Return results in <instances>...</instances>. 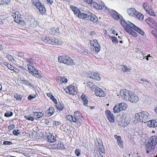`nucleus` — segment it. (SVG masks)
<instances>
[{
	"label": "nucleus",
	"instance_id": "f257e3e1",
	"mask_svg": "<svg viewBox=\"0 0 157 157\" xmlns=\"http://www.w3.org/2000/svg\"><path fill=\"white\" fill-rule=\"evenodd\" d=\"M121 23L127 32L133 36H137V33L135 31L142 35H144V34L142 30L129 21L123 20L121 21Z\"/></svg>",
	"mask_w": 157,
	"mask_h": 157
},
{
	"label": "nucleus",
	"instance_id": "f03ea898",
	"mask_svg": "<svg viewBox=\"0 0 157 157\" xmlns=\"http://www.w3.org/2000/svg\"><path fill=\"white\" fill-rule=\"evenodd\" d=\"M149 116V114L147 112L144 111L136 114L135 118L140 122H145V121L148 118Z\"/></svg>",
	"mask_w": 157,
	"mask_h": 157
},
{
	"label": "nucleus",
	"instance_id": "7ed1b4c3",
	"mask_svg": "<svg viewBox=\"0 0 157 157\" xmlns=\"http://www.w3.org/2000/svg\"><path fill=\"white\" fill-rule=\"evenodd\" d=\"M128 105L124 102L117 103L114 107L113 112L114 113H118L122 110H126Z\"/></svg>",
	"mask_w": 157,
	"mask_h": 157
},
{
	"label": "nucleus",
	"instance_id": "20e7f679",
	"mask_svg": "<svg viewBox=\"0 0 157 157\" xmlns=\"http://www.w3.org/2000/svg\"><path fill=\"white\" fill-rule=\"evenodd\" d=\"M59 61L60 63L70 65L74 64L73 60L68 56H62L58 57Z\"/></svg>",
	"mask_w": 157,
	"mask_h": 157
},
{
	"label": "nucleus",
	"instance_id": "39448f33",
	"mask_svg": "<svg viewBox=\"0 0 157 157\" xmlns=\"http://www.w3.org/2000/svg\"><path fill=\"white\" fill-rule=\"evenodd\" d=\"M131 92V91L125 89H121L120 91V94L123 100L128 101Z\"/></svg>",
	"mask_w": 157,
	"mask_h": 157
},
{
	"label": "nucleus",
	"instance_id": "423d86ee",
	"mask_svg": "<svg viewBox=\"0 0 157 157\" xmlns=\"http://www.w3.org/2000/svg\"><path fill=\"white\" fill-rule=\"evenodd\" d=\"M139 99V98L137 94L134 92L131 91L130 94H129V98L128 101L132 103H135L137 102Z\"/></svg>",
	"mask_w": 157,
	"mask_h": 157
},
{
	"label": "nucleus",
	"instance_id": "0eeeda50",
	"mask_svg": "<svg viewBox=\"0 0 157 157\" xmlns=\"http://www.w3.org/2000/svg\"><path fill=\"white\" fill-rule=\"evenodd\" d=\"M41 39L44 43L47 44H54V37L43 36Z\"/></svg>",
	"mask_w": 157,
	"mask_h": 157
},
{
	"label": "nucleus",
	"instance_id": "6e6552de",
	"mask_svg": "<svg viewBox=\"0 0 157 157\" xmlns=\"http://www.w3.org/2000/svg\"><path fill=\"white\" fill-rule=\"evenodd\" d=\"M103 8L105 9V10L107 11H108L110 13V14L113 17L115 20H117L118 19H121V18H122V17L120 15L118 14V13L115 11L113 10H109L106 7L103 6Z\"/></svg>",
	"mask_w": 157,
	"mask_h": 157
},
{
	"label": "nucleus",
	"instance_id": "1a4fd4ad",
	"mask_svg": "<svg viewBox=\"0 0 157 157\" xmlns=\"http://www.w3.org/2000/svg\"><path fill=\"white\" fill-rule=\"evenodd\" d=\"M82 9H83V10L84 11V12H85V13H81L80 12L78 14V16L79 18L82 19H85L86 18L88 17L89 12L87 13L85 10H87L88 8L85 6H83L82 7Z\"/></svg>",
	"mask_w": 157,
	"mask_h": 157
},
{
	"label": "nucleus",
	"instance_id": "9d476101",
	"mask_svg": "<svg viewBox=\"0 0 157 157\" xmlns=\"http://www.w3.org/2000/svg\"><path fill=\"white\" fill-rule=\"evenodd\" d=\"M87 76L88 77L97 81H100L101 79L99 74L93 71L89 72L87 74Z\"/></svg>",
	"mask_w": 157,
	"mask_h": 157
},
{
	"label": "nucleus",
	"instance_id": "9b49d317",
	"mask_svg": "<svg viewBox=\"0 0 157 157\" xmlns=\"http://www.w3.org/2000/svg\"><path fill=\"white\" fill-rule=\"evenodd\" d=\"M19 14V13L18 12H17L13 15V17L14 19V20L16 22L24 25L25 24V23L23 21H22L21 17V16L20 14Z\"/></svg>",
	"mask_w": 157,
	"mask_h": 157
},
{
	"label": "nucleus",
	"instance_id": "f8f14e48",
	"mask_svg": "<svg viewBox=\"0 0 157 157\" xmlns=\"http://www.w3.org/2000/svg\"><path fill=\"white\" fill-rule=\"evenodd\" d=\"M90 43L91 46L94 47L96 53H98L99 51L100 50V48L97 40H91Z\"/></svg>",
	"mask_w": 157,
	"mask_h": 157
},
{
	"label": "nucleus",
	"instance_id": "ddd939ff",
	"mask_svg": "<svg viewBox=\"0 0 157 157\" xmlns=\"http://www.w3.org/2000/svg\"><path fill=\"white\" fill-rule=\"evenodd\" d=\"M84 2H86L89 4H90L92 6L96 8L97 9L101 10L103 8L102 7L100 4L97 3L93 2L92 0H83Z\"/></svg>",
	"mask_w": 157,
	"mask_h": 157
},
{
	"label": "nucleus",
	"instance_id": "4468645a",
	"mask_svg": "<svg viewBox=\"0 0 157 157\" xmlns=\"http://www.w3.org/2000/svg\"><path fill=\"white\" fill-rule=\"evenodd\" d=\"M95 94L97 96L99 97H104L105 96V93L98 86L96 87L95 90Z\"/></svg>",
	"mask_w": 157,
	"mask_h": 157
},
{
	"label": "nucleus",
	"instance_id": "2eb2a0df",
	"mask_svg": "<svg viewBox=\"0 0 157 157\" xmlns=\"http://www.w3.org/2000/svg\"><path fill=\"white\" fill-rule=\"evenodd\" d=\"M82 114L79 112H75L74 113V115L73 116V122H77L79 120V123H82L79 120L80 119V120H82Z\"/></svg>",
	"mask_w": 157,
	"mask_h": 157
},
{
	"label": "nucleus",
	"instance_id": "dca6fc26",
	"mask_svg": "<svg viewBox=\"0 0 157 157\" xmlns=\"http://www.w3.org/2000/svg\"><path fill=\"white\" fill-rule=\"evenodd\" d=\"M76 90V87L73 85H70L66 89H64V90L67 93L71 94H74Z\"/></svg>",
	"mask_w": 157,
	"mask_h": 157
},
{
	"label": "nucleus",
	"instance_id": "f3484780",
	"mask_svg": "<svg viewBox=\"0 0 157 157\" xmlns=\"http://www.w3.org/2000/svg\"><path fill=\"white\" fill-rule=\"evenodd\" d=\"M107 117L111 123H113L114 122V117L111 112L109 110L105 111Z\"/></svg>",
	"mask_w": 157,
	"mask_h": 157
},
{
	"label": "nucleus",
	"instance_id": "a211bd4d",
	"mask_svg": "<svg viewBox=\"0 0 157 157\" xmlns=\"http://www.w3.org/2000/svg\"><path fill=\"white\" fill-rule=\"evenodd\" d=\"M146 153H149L150 152L153 151L155 148V146L152 144L150 143L149 141L146 145Z\"/></svg>",
	"mask_w": 157,
	"mask_h": 157
},
{
	"label": "nucleus",
	"instance_id": "6ab92c4d",
	"mask_svg": "<svg viewBox=\"0 0 157 157\" xmlns=\"http://www.w3.org/2000/svg\"><path fill=\"white\" fill-rule=\"evenodd\" d=\"M36 7L40 13L44 14L45 13V8L44 6L40 3H38Z\"/></svg>",
	"mask_w": 157,
	"mask_h": 157
},
{
	"label": "nucleus",
	"instance_id": "aec40b11",
	"mask_svg": "<svg viewBox=\"0 0 157 157\" xmlns=\"http://www.w3.org/2000/svg\"><path fill=\"white\" fill-rule=\"evenodd\" d=\"M137 11L134 8H131L127 10V12L128 14L131 16L135 17Z\"/></svg>",
	"mask_w": 157,
	"mask_h": 157
},
{
	"label": "nucleus",
	"instance_id": "412c9836",
	"mask_svg": "<svg viewBox=\"0 0 157 157\" xmlns=\"http://www.w3.org/2000/svg\"><path fill=\"white\" fill-rule=\"evenodd\" d=\"M89 14L88 18L90 19V21L94 22H97L98 19L96 15L89 12Z\"/></svg>",
	"mask_w": 157,
	"mask_h": 157
},
{
	"label": "nucleus",
	"instance_id": "4be33fe9",
	"mask_svg": "<svg viewBox=\"0 0 157 157\" xmlns=\"http://www.w3.org/2000/svg\"><path fill=\"white\" fill-rule=\"evenodd\" d=\"M115 139L117 140V142L118 145L121 148L123 147V141L121 140V138L120 136H118L117 135H115L114 136Z\"/></svg>",
	"mask_w": 157,
	"mask_h": 157
},
{
	"label": "nucleus",
	"instance_id": "5701e85b",
	"mask_svg": "<svg viewBox=\"0 0 157 157\" xmlns=\"http://www.w3.org/2000/svg\"><path fill=\"white\" fill-rule=\"evenodd\" d=\"M48 141L52 143L56 140V138L51 133H49L47 135Z\"/></svg>",
	"mask_w": 157,
	"mask_h": 157
},
{
	"label": "nucleus",
	"instance_id": "b1692460",
	"mask_svg": "<svg viewBox=\"0 0 157 157\" xmlns=\"http://www.w3.org/2000/svg\"><path fill=\"white\" fill-rule=\"evenodd\" d=\"M121 68L122 70L125 72H130L132 70L129 67L127 66L124 65H121Z\"/></svg>",
	"mask_w": 157,
	"mask_h": 157
},
{
	"label": "nucleus",
	"instance_id": "393cba45",
	"mask_svg": "<svg viewBox=\"0 0 157 157\" xmlns=\"http://www.w3.org/2000/svg\"><path fill=\"white\" fill-rule=\"evenodd\" d=\"M155 146L157 142V137L155 136H152L148 141Z\"/></svg>",
	"mask_w": 157,
	"mask_h": 157
},
{
	"label": "nucleus",
	"instance_id": "a878e982",
	"mask_svg": "<svg viewBox=\"0 0 157 157\" xmlns=\"http://www.w3.org/2000/svg\"><path fill=\"white\" fill-rule=\"evenodd\" d=\"M32 74L33 76L37 78H40L42 77L41 74L36 69L34 70V71Z\"/></svg>",
	"mask_w": 157,
	"mask_h": 157
},
{
	"label": "nucleus",
	"instance_id": "bb28decb",
	"mask_svg": "<svg viewBox=\"0 0 157 157\" xmlns=\"http://www.w3.org/2000/svg\"><path fill=\"white\" fill-rule=\"evenodd\" d=\"M87 85L88 87H89L92 91L94 90V89H95L96 87L97 86H95L94 83L90 82H87Z\"/></svg>",
	"mask_w": 157,
	"mask_h": 157
},
{
	"label": "nucleus",
	"instance_id": "cd10ccee",
	"mask_svg": "<svg viewBox=\"0 0 157 157\" xmlns=\"http://www.w3.org/2000/svg\"><path fill=\"white\" fill-rule=\"evenodd\" d=\"M34 117L35 118H40L43 116L44 115V114L42 112H33Z\"/></svg>",
	"mask_w": 157,
	"mask_h": 157
},
{
	"label": "nucleus",
	"instance_id": "c85d7f7f",
	"mask_svg": "<svg viewBox=\"0 0 157 157\" xmlns=\"http://www.w3.org/2000/svg\"><path fill=\"white\" fill-rule=\"evenodd\" d=\"M81 98L82 100L84 105L85 106H86L88 103V101L86 97V96L85 94H82L81 96Z\"/></svg>",
	"mask_w": 157,
	"mask_h": 157
},
{
	"label": "nucleus",
	"instance_id": "c756f323",
	"mask_svg": "<svg viewBox=\"0 0 157 157\" xmlns=\"http://www.w3.org/2000/svg\"><path fill=\"white\" fill-rule=\"evenodd\" d=\"M27 66L29 72L31 74L34 72V70H36V68L30 65L27 64Z\"/></svg>",
	"mask_w": 157,
	"mask_h": 157
},
{
	"label": "nucleus",
	"instance_id": "7c9ffc66",
	"mask_svg": "<svg viewBox=\"0 0 157 157\" xmlns=\"http://www.w3.org/2000/svg\"><path fill=\"white\" fill-rule=\"evenodd\" d=\"M71 8L72 10L74 12L75 14L76 15H78L80 12L78 9L75 6H71Z\"/></svg>",
	"mask_w": 157,
	"mask_h": 157
},
{
	"label": "nucleus",
	"instance_id": "2f4dec72",
	"mask_svg": "<svg viewBox=\"0 0 157 157\" xmlns=\"http://www.w3.org/2000/svg\"><path fill=\"white\" fill-rule=\"evenodd\" d=\"M25 118L28 120L32 121H33L34 119V115L33 113L30 114L29 115H25Z\"/></svg>",
	"mask_w": 157,
	"mask_h": 157
},
{
	"label": "nucleus",
	"instance_id": "473e14b6",
	"mask_svg": "<svg viewBox=\"0 0 157 157\" xmlns=\"http://www.w3.org/2000/svg\"><path fill=\"white\" fill-rule=\"evenodd\" d=\"M147 12L151 16H154L156 15L155 12L151 8H150L148 10H147Z\"/></svg>",
	"mask_w": 157,
	"mask_h": 157
},
{
	"label": "nucleus",
	"instance_id": "72a5a7b5",
	"mask_svg": "<svg viewBox=\"0 0 157 157\" xmlns=\"http://www.w3.org/2000/svg\"><path fill=\"white\" fill-rule=\"evenodd\" d=\"M54 109L52 107L49 108L47 110V112L48 116H50L52 115L54 112Z\"/></svg>",
	"mask_w": 157,
	"mask_h": 157
},
{
	"label": "nucleus",
	"instance_id": "f704fd0d",
	"mask_svg": "<svg viewBox=\"0 0 157 157\" xmlns=\"http://www.w3.org/2000/svg\"><path fill=\"white\" fill-rule=\"evenodd\" d=\"M134 17L140 20H142L144 18L143 15L140 13H138L137 12Z\"/></svg>",
	"mask_w": 157,
	"mask_h": 157
},
{
	"label": "nucleus",
	"instance_id": "c9c22d12",
	"mask_svg": "<svg viewBox=\"0 0 157 157\" xmlns=\"http://www.w3.org/2000/svg\"><path fill=\"white\" fill-rule=\"evenodd\" d=\"M56 107L57 109L59 111L62 110L64 108L63 105H61L60 103L56 104Z\"/></svg>",
	"mask_w": 157,
	"mask_h": 157
},
{
	"label": "nucleus",
	"instance_id": "e433bc0d",
	"mask_svg": "<svg viewBox=\"0 0 157 157\" xmlns=\"http://www.w3.org/2000/svg\"><path fill=\"white\" fill-rule=\"evenodd\" d=\"M78 50L80 53L85 54L87 52V50L84 48H78Z\"/></svg>",
	"mask_w": 157,
	"mask_h": 157
},
{
	"label": "nucleus",
	"instance_id": "4c0bfd02",
	"mask_svg": "<svg viewBox=\"0 0 157 157\" xmlns=\"http://www.w3.org/2000/svg\"><path fill=\"white\" fill-rule=\"evenodd\" d=\"M54 44L56 45H62L63 43L59 39H56L54 38Z\"/></svg>",
	"mask_w": 157,
	"mask_h": 157
},
{
	"label": "nucleus",
	"instance_id": "58836bf2",
	"mask_svg": "<svg viewBox=\"0 0 157 157\" xmlns=\"http://www.w3.org/2000/svg\"><path fill=\"white\" fill-rule=\"evenodd\" d=\"M154 120H150L147 122V126L150 127H153Z\"/></svg>",
	"mask_w": 157,
	"mask_h": 157
},
{
	"label": "nucleus",
	"instance_id": "ea45409f",
	"mask_svg": "<svg viewBox=\"0 0 157 157\" xmlns=\"http://www.w3.org/2000/svg\"><path fill=\"white\" fill-rule=\"evenodd\" d=\"M14 96V98L17 100L21 101L22 99V96L21 95H19L17 94H15Z\"/></svg>",
	"mask_w": 157,
	"mask_h": 157
},
{
	"label": "nucleus",
	"instance_id": "a19ab883",
	"mask_svg": "<svg viewBox=\"0 0 157 157\" xmlns=\"http://www.w3.org/2000/svg\"><path fill=\"white\" fill-rule=\"evenodd\" d=\"M154 21L151 18H147L146 20V22L150 26L154 22Z\"/></svg>",
	"mask_w": 157,
	"mask_h": 157
},
{
	"label": "nucleus",
	"instance_id": "79ce46f5",
	"mask_svg": "<svg viewBox=\"0 0 157 157\" xmlns=\"http://www.w3.org/2000/svg\"><path fill=\"white\" fill-rule=\"evenodd\" d=\"M151 26L152 28H153L156 30H157V23H156V21H154V22L151 25Z\"/></svg>",
	"mask_w": 157,
	"mask_h": 157
},
{
	"label": "nucleus",
	"instance_id": "37998d69",
	"mask_svg": "<svg viewBox=\"0 0 157 157\" xmlns=\"http://www.w3.org/2000/svg\"><path fill=\"white\" fill-rule=\"evenodd\" d=\"M57 145L58 148L62 149L64 148L63 143L61 142L59 143Z\"/></svg>",
	"mask_w": 157,
	"mask_h": 157
},
{
	"label": "nucleus",
	"instance_id": "c03bdc74",
	"mask_svg": "<svg viewBox=\"0 0 157 157\" xmlns=\"http://www.w3.org/2000/svg\"><path fill=\"white\" fill-rule=\"evenodd\" d=\"M143 6L146 12L147 10H148L149 9V6L147 3H144L143 4Z\"/></svg>",
	"mask_w": 157,
	"mask_h": 157
},
{
	"label": "nucleus",
	"instance_id": "a18cd8bd",
	"mask_svg": "<svg viewBox=\"0 0 157 157\" xmlns=\"http://www.w3.org/2000/svg\"><path fill=\"white\" fill-rule=\"evenodd\" d=\"M66 118L71 121L73 122V116L71 115H68L66 117Z\"/></svg>",
	"mask_w": 157,
	"mask_h": 157
},
{
	"label": "nucleus",
	"instance_id": "49530a36",
	"mask_svg": "<svg viewBox=\"0 0 157 157\" xmlns=\"http://www.w3.org/2000/svg\"><path fill=\"white\" fill-rule=\"evenodd\" d=\"M13 115V113L12 112L9 111L7 113H6L5 114V116L6 117H9L10 116H11Z\"/></svg>",
	"mask_w": 157,
	"mask_h": 157
},
{
	"label": "nucleus",
	"instance_id": "de8ad7c7",
	"mask_svg": "<svg viewBox=\"0 0 157 157\" xmlns=\"http://www.w3.org/2000/svg\"><path fill=\"white\" fill-rule=\"evenodd\" d=\"M6 57L9 60L11 61L12 62H13L14 61V60L13 59V57L10 55H7L6 56Z\"/></svg>",
	"mask_w": 157,
	"mask_h": 157
},
{
	"label": "nucleus",
	"instance_id": "09e8293b",
	"mask_svg": "<svg viewBox=\"0 0 157 157\" xmlns=\"http://www.w3.org/2000/svg\"><path fill=\"white\" fill-rule=\"evenodd\" d=\"M7 66L8 68L10 70L13 71H15L14 70V68L12 65L10 64H7Z\"/></svg>",
	"mask_w": 157,
	"mask_h": 157
},
{
	"label": "nucleus",
	"instance_id": "8fccbe9b",
	"mask_svg": "<svg viewBox=\"0 0 157 157\" xmlns=\"http://www.w3.org/2000/svg\"><path fill=\"white\" fill-rule=\"evenodd\" d=\"M99 151L102 153H104L105 151V150L103 146H101V147L99 148Z\"/></svg>",
	"mask_w": 157,
	"mask_h": 157
},
{
	"label": "nucleus",
	"instance_id": "3c124183",
	"mask_svg": "<svg viewBox=\"0 0 157 157\" xmlns=\"http://www.w3.org/2000/svg\"><path fill=\"white\" fill-rule=\"evenodd\" d=\"M61 83H66L67 82V79L64 77H62L61 78Z\"/></svg>",
	"mask_w": 157,
	"mask_h": 157
},
{
	"label": "nucleus",
	"instance_id": "603ef678",
	"mask_svg": "<svg viewBox=\"0 0 157 157\" xmlns=\"http://www.w3.org/2000/svg\"><path fill=\"white\" fill-rule=\"evenodd\" d=\"M38 0H32V2L33 3V4L35 5L36 7V5H37L38 3H40V2H38Z\"/></svg>",
	"mask_w": 157,
	"mask_h": 157
},
{
	"label": "nucleus",
	"instance_id": "864d4df0",
	"mask_svg": "<svg viewBox=\"0 0 157 157\" xmlns=\"http://www.w3.org/2000/svg\"><path fill=\"white\" fill-rule=\"evenodd\" d=\"M7 0H2L1 1L0 4L6 5L8 4V2H6Z\"/></svg>",
	"mask_w": 157,
	"mask_h": 157
},
{
	"label": "nucleus",
	"instance_id": "5fc2aeb1",
	"mask_svg": "<svg viewBox=\"0 0 157 157\" xmlns=\"http://www.w3.org/2000/svg\"><path fill=\"white\" fill-rule=\"evenodd\" d=\"M112 41H113V43H114L115 44H117L118 42V40H117V39L116 37H113L112 39Z\"/></svg>",
	"mask_w": 157,
	"mask_h": 157
},
{
	"label": "nucleus",
	"instance_id": "6e6d98bb",
	"mask_svg": "<svg viewBox=\"0 0 157 157\" xmlns=\"http://www.w3.org/2000/svg\"><path fill=\"white\" fill-rule=\"evenodd\" d=\"M75 153L76 155L78 156L80 154V151L79 149H76L75 151Z\"/></svg>",
	"mask_w": 157,
	"mask_h": 157
},
{
	"label": "nucleus",
	"instance_id": "4d7b16f0",
	"mask_svg": "<svg viewBox=\"0 0 157 157\" xmlns=\"http://www.w3.org/2000/svg\"><path fill=\"white\" fill-rule=\"evenodd\" d=\"M50 33L52 34H54L56 33V30L54 28H51L50 29Z\"/></svg>",
	"mask_w": 157,
	"mask_h": 157
},
{
	"label": "nucleus",
	"instance_id": "13d9d810",
	"mask_svg": "<svg viewBox=\"0 0 157 157\" xmlns=\"http://www.w3.org/2000/svg\"><path fill=\"white\" fill-rule=\"evenodd\" d=\"M36 97L35 95H29L28 98V100H32L33 99V98H35Z\"/></svg>",
	"mask_w": 157,
	"mask_h": 157
},
{
	"label": "nucleus",
	"instance_id": "bf43d9fd",
	"mask_svg": "<svg viewBox=\"0 0 157 157\" xmlns=\"http://www.w3.org/2000/svg\"><path fill=\"white\" fill-rule=\"evenodd\" d=\"M3 144L4 145H10L12 144V142L10 141H4L3 143Z\"/></svg>",
	"mask_w": 157,
	"mask_h": 157
},
{
	"label": "nucleus",
	"instance_id": "052dcab7",
	"mask_svg": "<svg viewBox=\"0 0 157 157\" xmlns=\"http://www.w3.org/2000/svg\"><path fill=\"white\" fill-rule=\"evenodd\" d=\"M19 130L18 129L14 130L13 131V133L15 135H18L19 134Z\"/></svg>",
	"mask_w": 157,
	"mask_h": 157
},
{
	"label": "nucleus",
	"instance_id": "680f3d73",
	"mask_svg": "<svg viewBox=\"0 0 157 157\" xmlns=\"http://www.w3.org/2000/svg\"><path fill=\"white\" fill-rule=\"evenodd\" d=\"M14 128V125L13 124H11L8 127L9 130L13 129Z\"/></svg>",
	"mask_w": 157,
	"mask_h": 157
},
{
	"label": "nucleus",
	"instance_id": "e2e57ef3",
	"mask_svg": "<svg viewBox=\"0 0 157 157\" xmlns=\"http://www.w3.org/2000/svg\"><path fill=\"white\" fill-rule=\"evenodd\" d=\"M152 34L155 36H157V30L155 29L154 30H153L151 31Z\"/></svg>",
	"mask_w": 157,
	"mask_h": 157
},
{
	"label": "nucleus",
	"instance_id": "0e129e2a",
	"mask_svg": "<svg viewBox=\"0 0 157 157\" xmlns=\"http://www.w3.org/2000/svg\"><path fill=\"white\" fill-rule=\"evenodd\" d=\"M153 122V128L157 127V121L155 120H154Z\"/></svg>",
	"mask_w": 157,
	"mask_h": 157
},
{
	"label": "nucleus",
	"instance_id": "69168bd1",
	"mask_svg": "<svg viewBox=\"0 0 157 157\" xmlns=\"http://www.w3.org/2000/svg\"><path fill=\"white\" fill-rule=\"evenodd\" d=\"M51 99L52 100V101L56 104V105L57 104V101L56 99L54 98V97H53V98H52Z\"/></svg>",
	"mask_w": 157,
	"mask_h": 157
},
{
	"label": "nucleus",
	"instance_id": "338daca9",
	"mask_svg": "<svg viewBox=\"0 0 157 157\" xmlns=\"http://www.w3.org/2000/svg\"><path fill=\"white\" fill-rule=\"evenodd\" d=\"M142 81H144V82L143 83L144 85H147V83H149V82L146 80H143L142 79L141 80Z\"/></svg>",
	"mask_w": 157,
	"mask_h": 157
},
{
	"label": "nucleus",
	"instance_id": "774afa93",
	"mask_svg": "<svg viewBox=\"0 0 157 157\" xmlns=\"http://www.w3.org/2000/svg\"><path fill=\"white\" fill-rule=\"evenodd\" d=\"M52 147V149H56L57 148V145L56 144L51 145Z\"/></svg>",
	"mask_w": 157,
	"mask_h": 157
}]
</instances>
